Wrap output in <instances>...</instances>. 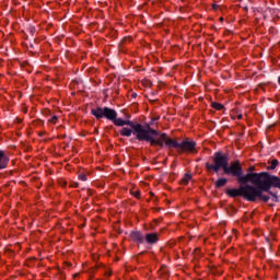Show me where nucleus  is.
Returning a JSON list of instances; mask_svg holds the SVG:
<instances>
[{"instance_id":"obj_17","label":"nucleus","mask_w":280,"mask_h":280,"mask_svg":"<svg viewBox=\"0 0 280 280\" xmlns=\"http://www.w3.org/2000/svg\"><path fill=\"white\" fill-rule=\"evenodd\" d=\"M79 178H80V180H86V175L85 174H80Z\"/></svg>"},{"instance_id":"obj_19","label":"nucleus","mask_w":280,"mask_h":280,"mask_svg":"<svg viewBox=\"0 0 280 280\" xmlns=\"http://www.w3.org/2000/svg\"><path fill=\"white\" fill-rule=\"evenodd\" d=\"M144 84H145L147 86H152V83H151L150 81H144Z\"/></svg>"},{"instance_id":"obj_18","label":"nucleus","mask_w":280,"mask_h":280,"mask_svg":"<svg viewBox=\"0 0 280 280\" xmlns=\"http://www.w3.org/2000/svg\"><path fill=\"white\" fill-rule=\"evenodd\" d=\"M56 121H58V117L54 116V117L50 119V124H55Z\"/></svg>"},{"instance_id":"obj_3","label":"nucleus","mask_w":280,"mask_h":280,"mask_svg":"<svg viewBox=\"0 0 280 280\" xmlns=\"http://www.w3.org/2000/svg\"><path fill=\"white\" fill-rule=\"evenodd\" d=\"M270 174L268 173H249L245 176L240 175L237 177L238 183H252L253 185H256L255 188L256 191H264L268 187V180H269Z\"/></svg>"},{"instance_id":"obj_2","label":"nucleus","mask_w":280,"mask_h":280,"mask_svg":"<svg viewBox=\"0 0 280 280\" xmlns=\"http://www.w3.org/2000/svg\"><path fill=\"white\" fill-rule=\"evenodd\" d=\"M226 194L232 198L242 196L245 200H249L250 202H254L257 198L264 202H268L270 200L268 195H264V191L256 190L253 186H241L238 189H228Z\"/></svg>"},{"instance_id":"obj_8","label":"nucleus","mask_w":280,"mask_h":280,"mask_svg":"<svg viewBox=\"0 0 280 280\" xmlns=\"http://www.w3.org/2000/svg\"><path fill=\"white\" fill-rule=\"evenodd\" d=\"M8 163H10V159L3 151H0V170H5V167H8Z\"/></svg>"},{"instance_id":"obj_7","label":"nucleus","mask_w":280,"mask_h":280,"mask_svg":"<svg viewBox=\"0 0 280 280\" xmlns=\"http://www.w3.org/2000/svg\"><path fill=\"white\" fill-rule=\"evenodd\" d=\"M224 174H228L230 176H236L238 178L244 174V171L242 170V164L240 162H234L230 166L225 167Z\"/></svg>"},{"instance_id":"obj_9","label":"nucleus","mask_w":280,"mask_h":280,"mask_svg":"<svg viewBox=\"0 0 280 280\" xmlns=\"http://www.w3.org/2000/svg\"><path fill=\"white\" fill-rule=\"evenodd\" d=\"M120 135L122 137H130L131 135H135V129H132V127L129 126L128 127H125L120 130Z\"/></svg>"},{"instance_id":"obj_6","label":"nucleus","mask_w":280,"mask_h":280,"mask_svg":"<svg viewBox=\"0 0 280 280\" xmlns=\"http://www.w3.org/2000/svg\"><path fill=\"white\" fill-rule=\"evenodd\" d=\"M92 115H94V117H96V119H102V117L109 119V121H114V119H117V112H115L114 109H110L108 107L94 108V109H92Z\"/></svg>"},{"instance_id":"obj_5","label":"nucleus","mask_w":280,"mask_h":280,"mask_svg":"<svg viewBox=\"0 0 280 280\" xmlns=\"http://www.w3.org/2000/svg\"><path fill=\"white\" fill-rule=\"evenodd\" d=\"M213 163L214 165L209 163L206 164V167H208V170H213L214 172H220V170H223V172H225L229 165V159L222 155V153H215L213 158Z\"/></svg>"},{"instance_id":"obj_12","label":"nucleus","mask_w":280,"mask_h":280,"mask_svg":"<svg viewBox=\"0 0 280 280\" xmlns=\"http://www.w3.org/2000/svg\"><path fill=\"white\" fill-rule=\"evenodd\" d=\"M211 107L214 108L215 110H222L224 108V105L213 102L211 103Z\"/></svg>"},{"instance_id":"obj_16","label":"nucleus","mask_w":280,"mask_h":280,"mask_svg":"<svg viewBox=\"0 0 280 280\" xmlns=\"http://www.w3.org/2000/svg\"><path fill=\"white\" fill-rule=\"evenodd\" d=\"M131 194H132V196H135L136 198H139V196H140L139 190H136V191L132 190Z\"/></svg>"},{"instance_id":"obj_1","label":"nucleus","mask_w":280,"mask_h":280,"mask_svg":"<svg viewBox=\"0 0 280 280\" xmlns=\"http://www.w3.org/2000/svg\"><path fill=\"white\" fill-rule=\"evenodd\" d=\"M114 124L115 126H129L132 128L133 135L138 141H149L151 142V145H154V143H161V140L156 139V130L150 128V126L143 127L139 124L135 125L132 121L124 120L121 118H115Z\"/></svg>"},{"instance_id":"obj_13","label":"nucleus","mask_w":280,"mask_h":280,"mask_svg":"<svg viewBox=\"0 0 280 280\" xmlns=\"http://www.w3.org/2000/svg\"><path fill=\"white\" fill-rule=\"evenodd\" d=\"M191 180V175L186 174L183 178H182V184L183 185H187V183H189Z\"/></svg>"},{"instance_id":"obj_4","label":"nucleus","mask_w":280,"mask_h":280,"mask_svg":"<svg viewBox=\"0 0 280 280\" xmlns=\"http://www.w3.org/2000/svg\"><path fill=\"white\" fill-rule=\"evenodd\" d=\"M158 141L160 142H154L153 145H168L170 148H180L182 150H185L186 152H194L196 150V142L194 141H184L180 144L177 143L176 140H172L170 137H166L165 133H159L156 132Z\"/></svg>"},{"instance_id":"obj_15","label":"nucleus","mask_w":280,"mask_h":280,"mask_svg":"<svg viewBox=\"0 0 280 280\" xmlns=\"http://www.w3.org/2000/svg\"><path fill=\"white\" fill-rule=\"evenodd\" d=\"M277 165H279V161L272 160L271 161V166H269L268 170H275L277 167Z\"/></svg>"},{"instance_id":"obj_20","label":"nucleus","mask_w":280,"mask_h":280,"mask_svg":"<svg viewBox=\"0 0 280 280\" xmlns=\"http://www.w3.org/2000/svg\"><path fill=\"white\" fill-rule=\"evenodd\" d=\"M237 119H242V114H238V115H237Z\"/></svg>"},{"instance_id":"obj_10","label":"nucleus","mask_w":280,"mask_h":280,"mask_svg":"<svg viewBox=\"0 0 280 280\" xmlns=\"http://www.w3.org/2000/svg\"><path fill=\"white\" fill-rule=\"evenodd\" d=\"M130 237L133 240V242H143V235H141L140 232H131Z\"/></svg>"},{"instance_id":"obj_14","label":"nucleus","mask_w":280,"mask_h":280,"mask_svg":"<svg viewBox=\"0 0 280 280\" xmlns=\"http://www.w3.org/2000/svg\"><path fill=\"white\" fill-rule=\"evenodd\" d=\"M217 187H224L226 185V178H220L215 183Z\"/></svg>"},{"instance_id":"obj_11","label":"nucleus","mask_w":280,"mask_h":280,"mask_svg":"<svg viewBox=\"0 0 280 280\" xmlns=\"http://www.w3.org/2000/svg\"><path fill=\"white\" fill-rule=\"evenodd\" d=\"M158 240L159 236L156 235V233H151L145 236V241L148 242V244H155Z\"/></svg>"}]
</instances>
